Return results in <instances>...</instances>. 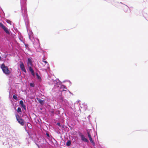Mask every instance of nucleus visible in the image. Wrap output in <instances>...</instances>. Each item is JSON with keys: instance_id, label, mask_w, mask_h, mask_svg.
Returning a JSON list of instances; mask_svg holds the SVG:
<instances>
[{"instance_id": "39", "label": "nucleus", "mask_w": 148, "mask_h": 148, "mask_svg": "<svg viewBox=\"0 0 148 148\" xmlns=\"http://www.w3.org/2000/svg\"><path fill=\"white\" fill-rule=\"evenodd\" d=\"M120 3L123 4V3L122 2H120Z\"/></svg>"}, {"instance_id": "12", "label": "nucleus", "mask_w": 148, "mask_h": 148, "mask_svg": "<svg viewBox=\"0 0 148 148\" xmlns=\"http://www.w3.org/2000/svg\"><path fill=\"white\" fill-rule=\"evenodd\" d=\"M20 66L21 70L22 71H23L25 73L26 72V71L25 68L24 64L23 62H21V64H20Z\"/></svg>"}, {"instance_id": "14", "label": "nucleus", "mask_w": 148, "mask_h": 148, "mask_svg": "<svg viewBox=\"0 0 148 148\" xmlns=\"http://www.w3.org/2000/svg\"><path fill=\"white\" fill-rule=\"evenodd\" d=\"M28 67L29 71L31 72L32 74V75L33 77H34L35 76V74L34 70L32 68V66H29Z\"/></svg>"}, {"instance_id": "26", "label": "nucleus", "mask_w": 148, "mask_h": 148, "mask_svg": "<svg viewBox=\"0 0 148 148\" xmlns=\"http://www.w3.org/2000/svg\"><path fill=\"white\" fill-rule=\"evenodd\" d=\"M6 22L8 23H9L10 25L11 24L12 22L10 21V20L8 19H6Z\"/></svg>"}, {"instance_id": "24", "label": "nucleus", "mask_w": 148, "mask_h": 148, "mask_svg": "<svg viewBox=\"0 0 148 148\" xmlns=\"http://www.w3.org/2000/svg\"><path fill=\"white\" fill-rule=\"evenodd\" d=\"M87 133L88 136V137H90L91 136V135L90 134V131H87Z\"/></svg>"}, {"instance_id": "4", "label": "nucleus", "mask_w": 148, "mask_h": 148, "mask_svg": "<svg viewBox=\"0 0 148 148\" xmlns=\"http://www.w3.org/2000/svg\"><path fill=\"white\" fill-rule=\"evenodd\" d=\"M16 118L18 122L22 125H23L25 124L24 120L20 117L18 114H15Z\"/></svg>"}, {"instance_id": "10", "label": "nucleus", "mask_w": 148, "mask_h": 148, "mask_svg": "<svg viewBox=\"0 0 148 148\" xmlns=\"http://www.w3.org/2000/svg\"><path fill=\"white\" fill-rule=\"evenodd\" d=\"M11 140V141L10 140V143L12 141V140ZM14 144H16L17 145H19L20 144V143L18 139H14L12 140V144L11 145V146H12L13 145H14Z\"/></svg>"}, {"instance_id": "29", "label": "nucleus", "mask_w": 148, "mask_h": 148, "mask_svg": "<svg viewBox=\"0 0 148 148\" xmlns=\"http://www.w3.org/2000/svg\"><path fill=\"white\" fill-rule=\"evenodd\" d=\"M21 107L23 108L24 110H26V106L24 105H23L21 106Z\"/></svg>"}, {"instance_id": "6", "label": "nucleus", "mask_w": 148, "mask_h": 148, "mask_svg": "<svg viewBox=\"0 0 148 148\" xmlns=\"http://www.w3.org/2000/svg\"><path fill=\"white\" fill-rule=\"evenodd\" d=\"M78 134L81 138V140L82 141L87 143L89 142V140L88 139L85 138L84 136L83 135L81 132H78Z\"/></svg>"}, {"instance_id": "34", "label": "nucleus", "mask_w": 148, "mask_h": 148, "mask_svg": "<svg viewBox=\"0 0 148 148\" xmlns=\"http://www.w3.org/2000/svg\"><path fill=\"white\" fill-rule=\"evenodd\" d=\"M43 62L46 64L47 63V62L46 61H43Z\"/></svg>"}, {"instance_id": "3", "label": "nucleus", "mask_w": 148, "mask_h": 148, "mask_svg": "<svg viewBox=\"0 0 148 148\" xmlns=\"http://www.w3.org/2000/svg\"><path fill=\"white\" fill-rule=\"evenodd\" d=\"M1 68L4 74L6 75H8L10 74V71L9 70L7 66H5L4 64L1 65Z\"/></svg>"}, {"instance_id": "23", "label": "nucleus", "mask_w": 148, "mask_h": 148, "mask_svg": "<svg viewBox=\"0 0 148 148\" xmlns=\"http://www.w3.org/2000/svg\"><path fill=\"white\" fill-rule=\"evenodd\" d=\"M60 88H63L66 89V86H65V85H62V84L60 86Z\"/></svg>"}, {"instance_id": "37", "label": "nucleus", "mask_w": 148, "mask_h": 148, "mask_svg": "<svg viewBox=\"0 0 148 148\" xmlns=\"http://www.w3.org/2000/svg\"><path fill=\"white\" fill-rule=\"evenodd\" d=\"M61 126L63 128H64V125H63V126Z\"/></svg>"}, {"instance_id": "19", "label": "nucleus", "mask_w": 148, "mask_h": 148, "mask_svg": "<svg viewBox=\"0 0 148 148\" xmlns=\"http://www.w3.org/2000/svg\"><path fill=\"white\" fill-rule=\"evenodd\" d=\"M31 139L30 138H26V141L27 144V145L28 146L29 145V143Z\"/></svg>"}, {"instance_id": "22", "label": "nucleus", "mask_w": 148, "mask_h": 148, "mask_svg": "<svg viewBox=\"0 0 148 148\" xmlns=\"http://www.w3.org/2000/svg\"><path fill=\"white\" fill-rule=\"evenodd\" d=\"M124 11L125 12H126L128 9H129V8L126 5H125V7H124Z\"/></svg>"}, {"instance_id": "17", "label": "nucleus", "mask_w": 148, "mask_h": 148, "mask_svg": "<svg viewBox=\"0 0 148 148\" xmlns=\"http://www.w3.org/2000/svg\"><path fill=\"white\" fill-rule=\"evenodd\" d=\"M37 100L41 105H43L44 104V100H41L40 98H37Z\"/></svg>"}, {"instance_id": "32", "label": "nucleus", "mask_w": 148, "mask_h": 148, "mask_svg": "<svg viewBox=\"0 0 148 148\" xmlns=\"http://www.w3.org/2000/svg\"><path fill=\"white\" fill-rule=\"evenodd\" d=\"M57 125L58 126L60 127H61V125L60 123V122H58L56 123Z\"/></svg>"}, {"instance_id": "20", "label": "nucleus", "mask_w": 148, "mask_h": 148, "mask_svg": "<svg viewBox=\"0 0 148 148\" xmlns=\"http://www.w3.org/2000/svg\"><path fill=\"white\" fill-rule=\"evenodd\" d=\"M36 78L38 79L39 80H40V79H41L40 76L39 75V74L37 73H36Z\"/></svg>"}, {"instance_id": "38", "label": "nucleus", "mask_w": 148, "mask_h": 148, "mask_svg": "<svg viewBox=\"0 0 148 148\" xmlns=\"http://www.w3.org/2000/svg\"><path fill=\"white\" fill-rule=\"evenodd\" d=\"M73 139H74V141L75 140V139L74 138H73Z\"/></svg>"}, {"instance_id": "41", "label": "nucleus", "mask_w": 148, "mask_h": 148, "mask_svg": "<svg viewBox=\"0 0 148 148\" xmlns=\"http://www.w3.org/2000/svg\"><path fill=\"white\" fill-rule=\"evenodd\" d=\"M63 90V91H66V90Z\"/></svg>"}, {"instance_id": "15", "label": "nucleus", "mask_w": 148, "mask_h": 148, "mask_svg": "<svg viewBox=\"0 0 148 148\" xmlns=\"http://www.w3.org/2000/svg\"><path fill=\"white\" fill-rule=\"evenodd\" d=\"M27 64L28 67L29 66V65H30L31 66H32V62L31 58H28Z\"/></svg>"}, {"instance_id": "8", "label": "nucleus", "mask_w": 148, "mask_h": 148, "mask_svg": "<svg viewBox=\"0 0 148 148\" xmlns=\"http://www.w3.org/2000/svg\"><path fill=\"white\" fill-rule=\"evenodd\" d=\"M36 40H37V42L36 43L34 42L33 41H32L33 42V44L34 45V47L36 49H39L40 47V44L39 43V40L38 39L36 38Z\"/></svg>"}, {"instance_id": "35", "label": "nucleus", "mask_w": 148, "mask_h": 148, "mask_svg": "<svg viewBox=\"0 0 148 148\" xmlns=\"http://www.w3.org/2000/svg\"><path fill=\"white\" fill-rule=\"evenodd\" d=\"M146 1V0H142V1H143V2H145V1Z\"/></svg>"}, {"instance_id": "18", "label": "nucleus", "mask_w": 148, "mask_h": 148, "mask_svg": "<svg viewBox=\"0 0 148 148\" xmlns=\"http://www.w3.org/2000/svg\"><path fill=\"white\" fill-rule=\"evenodd\" d=\"M71 144V141L70 140H68L66 143V145L67 147H70Z\"/></svg>"}, {"instance_id": "7", "label": "nucleus", "mask_w": 148, "mask_h": 148, "mask_svg": "<svg viewBox=\"0 0 148 148\" xmlns=\"http://www.w3.org/2000/svg\"><path fill=\"white\" fill-rule=\"evenodd\" d=\"M0 27L3 29L4 31L8 35L10 34V31L8 30V29L0 22Z\"/></svg>"}, {"instance_id": "21", "label": "nucleus", "mask_w": 148, "mask_h": 148, "mask_svg": "<svg viewBox=\"0 0 148 148\" xmlns=\"http://www.w3.org/2000/svg\"><path fill=\"white\" fill-rule=\"evenodd\" d=\"M46 135L48 138H50L52 137L51 135L47 132H46Z\"/></svg>"}, {"instance_id": "1", "label": "nucleus", "mask_w": 148, "mask_h": 148, "mask_svg": "<svg viewBox=\"0 0 148 148\" xmlns=\"http://www.w3.org/2000/svg\"><path fill=\"white\" fill-rule=\"evenodd\" d=\"M26 0H21V5L22 14L25 21L27 31H28L29 26V22L27 15V11L26 6Z\"/></svg>"}, {"instance_id": "5", "label": "nucleus", "mask_w": 148, "mask_h": 148, "mask_svg": "<svg viewBox=\"0 0 148 148\" xmlns=\"http://www.w3.org/2000/svg\"><path fill=\"white\" fill-rule=\"evenodd\" d=\"M9 140L11 141L10 138H7V140L6 142H3V145H5L6 148H15L14 147H11L10 144H9Z\"/></svg>"}, {"instance_id": "16", "label": "nucleus", "mask_w": 148, "mask_h": 148, "mask_svg": "<svg viewBox=\"0 0 148 148\" xmlns=\"http://www.w3.org/2000/svg\"><path fill=\"white\" fill-rule=\"evenodd\" d=\"M88 138H89L90 142L91 143H92V145L93 146H95V143L94 141L92 140L91 136L88 137Z\"/></svg>"}, {"instance_id": "40", "label": "nucleus", "mask_w": 148, "mask_h": 148, "mask_svg": "<svg viewBox=\"0 0 148 148\" xmlns=\"http://www.w3.org/2000/svg\"><path fill=\"white\" fill-rule=\"evenodd\" d=\"M1 57L0 56V60H1Z\"/></svg>"}, {"instance_id": "28", "label": "nucleus", "mask_w": 148, "mask_h": 148, "mask_svg": "<svg viewBox=\"0 0 148 148\" xmlns=\"http://www.w3.org/2000/svg\"><path fill=\"white\" fill-rule=\"evenodd\" d=\"M19 104L21 106H22V105H23L24 104L23 101L22 100H20V101H19Z\"/></svg>"}, {"instance_id": "25", "label": "nucleus", "mask_w": 148, "mask_h": 148, "mask_svg": "<svg viewBox=\"0 0 148 148\" xmlns=\"http://www.w3.org/2000/svg\"><path fill=\"white\" fill-rule=\"evenodd\" d=\"M17 112L18 113L21 112V109L20 107H18V108Z\"/></svg>"}, {"instance_id": "30", "label": "nucleus", "mask_w": 148, "mask_h": 148, "mask_svg": "<svg viewBox=\"0 0 148 148\" xmlns=\"http://www.w3.org/2000/svg\"><path fill=\"white\" fill-rule=\"evenodd\" d=\"M13 98L16 100H17V96L15 95H14L13 96Z\"/></svg>"}, {"instance_id": "33", "label": "nucleus", "mask_w": 148, "mask_h": 148, "mask_svg": "<svg viewBox=\"0 0 148 148\" xmlns=\"http://www.w3.org/2000/svg\"><path fill=\"white\" fill-rule=\"evenodd\" d=\"M83 104H84L85 105V108H86L87 107V106L85 104V103H83Z\"/></svg>"}, {"instance_id": "36", "label": "nucleus", "mask_w": 148, "mask_h": 148, "mask_svg": "<svg viewBox=\"0 0 148 148\" xmlns=\"http://www.w3.org/2000/svg\"><path fill=\"white\" fill-rule=\"evenodd\" d=\"M113 4L114 5H116V3H113Z\"/></svg>"}, {"instance_id": "13", "label": "nucleus", "mask_w": 148, "mask_h": 148, "mask_svg": "<svg viewBox=\"0 0 148 148\" xmlns=\"http://www.w3.org/2000/svg\"><path fill=\"white\" fill-rule=\"evenodd\" d=\"M27 126L30 129H32V128L31 124L29 123H27V124H25V126L24 127V128L25 129L26 131H27L26 129Z\"/></svg>"}, {"instance_id": "11", "label": "nucleus", "mask_w": 148, "mask_h": 148, "mask_svg": "<svg viewBox=\"0 0 148 148\" xmlns=\"http://www.w3.org/2000/svg\"><path fill=\"white\" fill-rule=\"evenodd\" d=\"M60 101L62 102V103L64 105H66L67 103H68V101L66 99H64L62 97H60Z\"/></svg>"}, {"instance_id": "31", "label": "nucleus", "mask_w": 148, "mask_h": 148, "mask_svg": "<svg viewBox=\"0 0 148 148\" xmlns=\"http://www.w3.org/2000/svg\"><path fill=\"white\" fill-rule=\"evenodd\" d=\"M51 116H53L54 115V110H53L51 111Z\"/></svg>"}, {"instance_id": "27", "label": "nucleus", "mask_w": 148, "mask_h": 148, "mask_svg": "<svg viewBox=\"0 0 148 148\" xmlns=\"http://www.w3.org/2000/svg\"><path fill=\"white\" fill-rule=\"evenodd\" d=\"M30 86L31 87H34L35 86L34 84V83H30L29 84Z\"/></svg>"}, {"instance_id": "2", "label": "nucleus", "mask_w": 148, "mask_h": 148, "mask_svg": "<svg viewBox=\"0 0 148 148\" xmlns=\"http://www.w3.org/2000/svg\"><path fill=\"white\" fill-rule=\"evenodd\" d=\"M51 82H52L53 84H54V87L53 90L54 88H57L58 89L60 87L62 84V82L58 79H56V80H54L52 79Z\"/></svg>"}, {"instance_id": "42", "label": "nucleus", "mask_w": 148, "mask_h": 148, "mask_svg": "<svg viewBox=\"0 0 148 148\" xmlns=\"http://www.w3.org/2000/svg\"><path fill=\"white\" fill-rule=\"evenodd\" d=\"M26 117H27V116H26Z\"/></svg>"}, {"instance_id": "9", "label": "nucleus", "mask_w": 148, "mask_h": 148, "mask_svg": "<svg viewBox=\"0 0 148 148\" xmlns=\"http://www.w3.org/2000/svg\"><path fill=\"white\" fill-rule=\"evenodd\" d=\"M27 31L28 32V34L29 35V39L30 40H32V38H33V36L34 34L33 32H32L31 30L29 28L28 29V31Z\"/></svg>"}]
</instances>
